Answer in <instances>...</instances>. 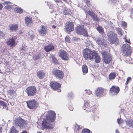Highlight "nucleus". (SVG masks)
I'll return each instance as SVG.
<instances>
[{
    "mask_svg": "<svg viewBox=\"0 0 133 133\" xmlns=\"http://www.w3.org/2000/svg\"><path fill=\"white\" fill-rule=\"evenodd\" d=\"M54 49V47L52 45L50 44L45 46L44 49L45 51L48 52Z\"/></svg>",
    "mask_w": 133,
    "mask_h": 133,
    "instance_id": "nucleus-26",
    "label": "nucleus"
},
{
    "mask_svg": "<svg viewBox=\"0 0 133 133\" xmlns=\"http://www.w3.org/2000/svg\"><path fill=\"white\" fill-rule=\"evenodd\" d=\"M38 31L39 34L42 36H44L47 32V30L44 26L41 25L39 27Z\"/></svg>",
    "mask_w": 133,
    "mask_h": 133,
    "instance_id": "nucleus-15",
    "label": "nucleus"
},
{
    "mask_svg": "<svg viewBox=\"0 0 133 133\" xmlns=\"http://www.w3.org/2000/svg\"><path fill=\"white\" fill-rule=\"evenodd\" d=\"M25 92L28 96H32L36 94V89L35 87L34 86H30L26 89Z\"/></svg>",
    "mask_w": 133,
    "mask_h": 133,
    "instance_id": "nucleus-6",
    "label": "nucleus"
},
{
    "mask_svg": "<svg viewBox=\"0 0 133 133\" xmlns=\"http://www.w3.org/2000/svg\"><path fill=\"white\" fill-rule=\"evenodd\" d=\"M116 133H119V131L118 129H116Z\"/></svg>",
    "mask_w": 133,
    "mask_h": 133,
    "instance_id": "nucleus-57",
    "label": "nucleus"
},
{
    "mask_svg": "<svg viewBox=\"0 0 133 133\" xmlns=\"http://www.w3.org/2000/svg\"><path fill=\"white\" fill-rule=\"evenodd\" d=\"M85 1L87 5L88 6H90V4L89 0H86Z\"/></svg>",
    "mask_w": 133,
    "mask_h": 133,
    "instance_id": "nucleus-46",
    "label": "nucleus"
},
{
    "mask_svg": "<svg viewBox=\"0 0 133 133\" xmlns=\"http://www.w3.org/2000/svg\"><path fill=\"white\" fill-rule=\"evenodd\" d=\"M116 77V74L115 72H112L110 73L109 76V78L110 80L114 79Z\"/></svg>",
    "mask_w": 133,
    "mask_h": 133,
    "instance_id": "nucleus-29",
    "label": "nucleus"
},
{
    "mask_svg": "<svg viewBox=\"0 0 133 133\" xmlns=\"http://www.w3.org/2000/svg\"><path fill=\"white\" fill-rule=\"evenodd\" d=\"M63 14L65 15H70L72 13L70 10L66 8L63 9Z\"/></svg>",
    "mask_w": 133,
    "mask_h": 133,
    "instance_id": "nucleus-27",
    "label": "nucleus"
},
{
    "mask_svg": "<svg viewBox=\"0 0 133 133\" xmlns=\"http://www.w3.org/2000/svg\"><path fill=\"white\" fill-rule=\"evenodd\" d=\"M117 123L119 125L120 124H123L124 123V120L123 119L121 118V117L120 118L117 119Z\"/></svg>",
    "mask_w": 133,
    "mask_h": 133,
    "instance_id": "nucleus-36",
    "label": "nucleus"
},
{
    "mask_svg": "<svg viewBox=\"0 0 133 133\" xmlns=\"http://www.w3.org/2000/svg\"><path fill=\"white\" fill-rule=\"evenodd\" d=\"M25 24L27 26L30 27L32 25V21L31 18L27 17L25 18Z\"/></svg>",
    "mask_w": 133,
    "mask_h": 133,
    "instance_id": "nucleus-22",
    "label": "nucleus"
},
{
    "mask_svg": "<svg viewBox=\"0 0 133 133\" xmlns=\"http://www.w3.org/2000/svg\"><path fill=\"white\" fill-rule=\"evenodd\" d=\"M125 41L126 42H127L129 43H130V40L129 39L128 40L127 39V38H126L125 37Z\"/></svg>",
    "mask_w": 133,
    "mask_h": 133,
    "instance_id": "nucleus-50",
    "label": "nucleus"
},
{
    "mask_svg": "<svg viewBox=\"0 0 133 133\" xmlns=\"http://www.w3.org/2000/svg\"><path fill=\"white\" fill-rule=\"evenodd\" d=\"M107 35L108 37L109 40L111 44L115 43L116 45L118 44V39L117 38V35L113 32L109 31Z\"/></svg>",
    "mask_w": 133,
    "mask_h": 133,
    "instance_id": "nucleus-2",
    "label": "nucleus"
},
{
    "mask_svg": "<svg viewBox=\"0 0 133 133\" xmlns=\"http://www.w3.org/2000/svg\"><path fill=\"white\" fill-rule=\"evenodd\" d=\"M6 43L8 45L12 47L15 45V41L13 38L12 37L11 38H10L8 39L6 42Z\"/></svg>",
    "mask_w": 133,
    "mask_h": 133,
    "instance_id": "nucleus-23",
    "label": "nucleus"
},
{
    "mask_svg": "<svg viewBox=\"0 0 133 133\" xmlns=\"http://www.w3.org/2000/svg\"><path fill=\"white\" fill-rule=\"evenodd\" d=\"M118 34L121 36L123 35L122 34V30L121 28H116L115 29Z\"/></svg>",
    "mask_w": 133,
    "mask_h": 133,
    "instance_id": "nucleus-32",
    "label": "nucleus"
},
{
    "mask_svg": "<svg viewBox=\"0 0 133 133\" xmlns=\"http://www.w3.org/2000/svg\"><path fill=\"white\" fill-rule=\"evenodd\" d=\"M123 55L126 56H129L131 54V50L130 46L127 44H124L122 46Z\"/></svg>",
    "mask_w": 133,
    "mask_h": 133,
    "instance_id": "nucleus-5",
    "label": "nucleus"
},
{
    "mask_svg": "<svg viewBox=\"0 0 133 133\" xmlns=\"http://www.w3.org/2000/svg\"><path fill=\"white\" fill-rule=\"evenodd\" d=\"M10 30L12 32H15L18 29V25L17 24L10 25L9 26Z\"/></svg>",
    "mask_w": 133,
    "mask_h": 133,
    "instance_id": "nucleus-18",
    "label": "nucleus"
},
{
    "mask_svg": "<svg viewBox=\"0 0 133 133\" xmlns=\"http://www.w3.org/2000/svg\"><path fill=\"white\" fill-rule=\"evenodd\" d=\"M10 133H17V131L13 126L11 127Z\"/></svg>",
    "mask_w": 133,
    "mask_h": 133,
    "instance_id": "nucleus-37",
    "label": "nucleus"
},
{
    "mask_svg": "<svg viewBox=\"0 0 133 133\" xmlns=\"http://www.w3.org/2000/svg\"><path fill=\"white\" fill-rule=\"evenodd\" d=\"M87 15H89L90 16H91V12L90 10H87L86 11Z\"/></svg>",
    "mask_w": 133,
    "mask_h": 133,
    "instance_id": "nucleus-44",
    "label": "nucleus"
},
{
    "mask_svg": "<svg viewBox=\"0 0 133 133\" xmlns=\"http://www.w3.org/2000/svg\"><path fill=\"white\" fill-rule=\"evenodd\" d=\"M68 97L69 98H72L73 97V94L72 93H70L68 94Z\"/></svg>",
    "mask_w": 133,
    "mask_h": 133,
    "instance_id": "nucleus-45",
    "label": "nucleus"
},
{
    "mask_svg": "<svg viewBox=\"0 0 133 133\" xmlns=\"http://www.w3.org/2000/svg\"><path fill=\"white\" fill-rule=\"evenodd\" d=\"M77 127H78L77 128V130H78H78H79V127L78 126H77Z\"/></svg>",
    "mask_w": 133,
    "mask_h": 133,
    "instance_id": "nucleus-59",
    "label": "nucleus"
},
{
    "mask_svg": "<svg viewBox=\"0 0 133 133\" xmlns=\"http://www.w3.org/2000/svg\"><path fill=\"white\" fill-rule=\"evenodd\" d=\"M69 38L70 37L69 36H66L65 38V41L68 42H70V40Z\"/></svg>",
    "mask_w": 133,
    "mask_h": 133,
    "instance_id": "nucleus-43",
    "label": "nucleus"
},
{
    "mask_svg": "<svg viewBox=\"0 0 133 133\" xmlns=\"http://www.w3.org/2000/svg\"><path fill=\"white\" fill-rule=\"evenodd\" d=\"M77 33L79 35H82L84 36H87L86 29L84 28L83 25L78 26L76 28Z\"/></svg>",
    "mask_w": 133,
    "mask_h": 133,
    "instance_id": "nucleus-8",
    "label": "nucleus"
},
{
    "mask_svg": "<svg viewBox=\"0 0 133 133\" xmlns=\"http://www.w3.org/2000/svg\"><path fill=\"white\" fill-rule=\"evenodd\" d=\"M15 91L13 90H10L8 91V93L9 95L11 96L14 95L15 96H16Z\"/></svg>",
    "mask_w": 133,
    "mask_h": 133,
    "instance_id": "nucleus-35",
    "label": "nucleus"
},
{
    "mask_svg": "<svg viewBox=\"0 0 133 133\" xmlns=\"http://www.w3.org/2000/svg\"><path fill=\"white\" fill-rule=\"evenodd\" d=\"M50 85L54 90H57L58 92H61V90L59 88L61 85L55 81L51 82Z\"/></svg>",
    "mask_w": 133,
    "mask_h": 133,
    "instance_id": "nucleus-10",
    "label": "nucleus"
},
{
    "mask_svg": "<svg viewBox=\"0 0 133 133\" xmlns=\"http://www.w3.org/2000/svg\"><path fill=\"white\" fill-rule=\"evenodd\" d=\"M101 54L102 56L103 61L105 64H109L111 61L112 58L110 54L106 51H102Z\"/></svg>",
    "mask_w": 133,
    "mask_h": 133,
    "instance_id": "nucleus-4",
    "label": "nucleus"
},
{
    "mask_svg": "<svg viewBox=\"0 0 133 133\" xmlns=\"http://www.w3.org/2000/svg\"><path fill=\"white\" fill-rule=\"evenodd\" d=\"M97 104H95V105H94L93 107L94 108V110H95L96 108V107L97 106Z\"/></svg>",
    "mask_w": 133,
    "mask_h": 133,
    "instance_id": "nucleus-52",
    "label": "nucleus"
},
{
    "mask_svg": "<svg viewBox=\"0 0 133 133\" xmlns=\"http://www.w3.org/2000/svg\"><path fill=\"white\" fill-rule=\"evenodd\" d=\"M56 118V114L52 111H48L46 115V119L43 120L42 123V127L43 129H52L54 127V125L50 122H54Z\"/></svg>",
    "mask_w": 133,
    "mask_h": 133,
    "instance_id": "nucleus-1",
    "label": "nucleus"
},
{
    "mask_svg": "<svg viewBox=\"0 0 133 133\" xmlns=\"http://www.w3.org/2000/svg\"><path fill=\"white\" fill-rule=\"evenodd\" d=\"M82 72L83 74H86L88 72V70L87 66L85 65H84L82 67Z\"/></svg>",
    "mask_w": 133,
    "mask_h": 133,
    "instance_id": "nucleus-28",
    "label": "nucleus"
},
{
    "mask_svg": "<svg viewBox=\"0 0 133 133\" xmlns=\"http://www.w3.org/2000/svg\"><path fill=\"white\" fill-rule=\"evenodd\" d=\"M92 18L93 20L95 21H97L99 20L98 18H97L96 15L92 12Z\"/></svg>",
    "mask_w": 133,
    "mask_h": 133,
    "instance_id": "nucleus-31",
    "label": "nucleus"
},
{
    "mask_svg": "<svg viewBox=\"0 0 133 133\" xmlns=\"http://www.w3.org/2000/svg\"><path fill=\"white\" fill-rule=\"evenodd\" d=\"M11 4V3L9 1H6L3 3V4L4 5H7L5 6V9H7L8 10H10L11 9H12L13 8L12 5H9Z\"/></svg>",
    "mask_w": 133,
    "mask_h": 133,
    "instance_id": "nucleus-24",
    "label": "nucleus"
},
{
    "mask_svg": "<svg viewBox=\"0 0 133 133\" xmlns=\"http://www.w3.org/2000/svg\"><path fill=\"white\" fill-rule=\"evenodd\" d=\"M111 0L112 1V0ZM115 1V0H112V1H114V2Z\"/></svg>",
    "mask_w": 133,
    "mask_h": 133,
    "instance_id": "nucleus-63",
    "label": "nucleus"
},
{
    "mask_svg": "<svg viewBox=\"0 0 133 133\" xmlns=\"http://www.w3.org/2000/svg\"><path fill=\"white\" fill-rule=\"evenodd\" d=\"M0 108L2 109H6V104L3 101H0Z\"/></svg>",
    "mask_w": 133,
    "mask_h": 133,
    "instance_id": "nucleus-30",
    "label": "nucleus"
},
{
    "mask_svg": "<svg viewBox=\"0 0 133 133\" xmlns=\"http://www.w3.org/2000/svg\"><path fill=\"white\" fill-rule=\"evenodd\" d=\"M15 10L17 13L19 14L22 13L23 12L22 10L20 8H15Z\"/></svg>",
    "mask_w": 133,
    "mask_h": 133,
    "instance_id": "nucleus-34",
    "label": "nucleus"
},
{
    "mask_svg": "<svg viewBox=\"0 0 133 133\" xmlns=\"http://www.w3.org/2000/svg\"><path fill=\"white\" fill-rule=\"evenodd\" d=\"M37 74L38 77L40 79H42L44 77L45 73L42 71H38L37 72Z\"/></svg>",
    "mask_w": 133,
    "mask_h": 133,
    "instance_id": "nucleus-25",
    "label": "nucleus"
},
{
    "mask_svg": "<svg viewBox=\"0 0 133 133\" xmlns=\"http://www.w3.org/2000/svg\"><path fill=\"white\" fill-rule=\"evenodd\" d=\"M61 21H62L61 19H60V20L59 22H61Z\"/></svg>",
    "mask_w": 133,
    "mask_h": 133,
    "instance_id": "nucleus-64",
    "label": "nucleus"
},
{
    "mask_svg": "<svg viewBox=\"0 0 133 133\" xmlns=\"http://www.w3.org/2000/svg\"><path fill=\"white\" fill-rule=\"evenodd\" d=\"M52 57L53 62L55 64H58V63L56 58L54 56H52Z\"/></svg>",
    "mask_w": 133,
    "mask_h": 133,
    "instance_id": "nucleus-38",
    "label": "nucleus"
},
{
    "mask_svg": "<svg viewBox=\"0 0 133 133\" xmlns=\"http://www.w3.org/2000/svg\"><path fill=\"white\" fill-rule=\"evenodd\" d=\"M119 88L118 87L113 86L110 89V95H116L119 92Z\"/></svg>",
    "mask_w": 133,
    "mask_h": 133,
    "instance_id": "nucleus-14",
    "label": "nucleus"
},
{
    "mask_svg": "<svg viewBox=\"0 0 133 133\" xmlns=\"http://www.w3.org/2000/svg\"><path fill=\"white\" fill-rule=\"evenodd\" d=\"M94 57L95 62L96 63H98L100 62L101 59L100 56L95 51H92V59Z\"/></svg>",
    "mask_w": 133,
    "mask_h": 133,
    "instance_id": "nucleus-16",
    "label": "nucleus"
},
{
    "mask_svg": "<svg viewBox=\"0 0 133 133\" xmlns=\"http://www.w3.org/2000/svg\"><path fill=\"white\" fill-rule=\"evenodd\" d=\"M40 57L41 56L39 55H35L34 56L33 58L35 60H37L39 59Z\"/></svg>",
    "mask_w": 133,
    "mask_h": 133,
    "instance_id": "nucleus-42",
    "label": "nucleus"
},
{
    "mask_svg": "<svg viewBox=\"0 0 133 133\" xmlns=\"http://www.w3.org/2000/svg\"><path fill=\"white\" fill-rule=\"evenodd\" d=\"M27 124L26 121L22 119L21 117H17L14 120V125L17 127H23Z\"/></svg>",
    "mask_w": 133,
    "mask_h": 133,
    "instance_id": "nucleus-3",
    "label": "nucleus"
},
{
    "mask_svg": "<svg viewBox=\"0 0 133 133\" xmlns=\"http://www.w3.org/2000/svg\"><path fill=\"white\" fill-rule=\"evenodd\" d=\"M105 41L104 39H98L96 41V43L101 46L105 47L107 45L105 42Z\"/></svg>",
    "mask_w": 133,
    "mask_h": 133,
    "instance_id": "nucleus-20",
    "label": "nucleus"
},
{
    "mask_svg": "<svg viewBox=\"0 0 133 133\" xmlns=\"http://www.w3.org/2000/svg\"><path fill=\"white\" fill-rule=\"evenodd\" d=\"M62 24V23H61H61H60V24H59V25H61V24Z\"/></svg>",
    "mask_w": 133,
    "mask_h": 133,
    "instance_id": "nucleus-62",
    "label": "nucleus"
},
{
    "mask_svg": "<svg viewBox=\"0 0 133 133\" xmlns=\"http://www.w3.org/2000/svg\"><path fill=\"white\" fill-rule=\"evenodd\" d=\"M74 26V24L73 22H68L66 23L65 26L66 31L68 33H70L73 30Z\"/></svg>",
    "mask_w": 133,
    "mask_h": 133,
    "instance_id": "nucleus-13",
    "label": "nucleus"
},
{
    "mask_svg": "<svg viewBox=\"0 0 133 133\" xmlns=\"http://www.w3.org/2000/svg\"><path fill=\"white\" fill-rule=\"evenodd\" d=\"M59 56L62 59L64 60L68 59L67 54L65 51L62 50H60L59 51Z\"/></svg>",
    "mask_w": 133,
    "mask_h": 133,
    "instance_id": "nucleus-17",
    "label": "nucleus"
},
{
    "mask_svg": "<svg viewBox=\"0 0 133 133\" xmlns=\"http://www.w3.org/2000/svg\"><path fill=\"white\" fill-rule=\"evenodd\" d=\"M52 27L53 28L55 29L56 28V26L55 25H53Z\"/></svg>",
    "mask_w": 133,
    "mask_h": 133,
    "instance_id": "nucleus-58",
    "label": "nucleus"
},
{
    "mask_svg": "<svg viewBox=\"0 0 133 133\" xmlns=\"http://www.w3.org/2000/svg\"><path fill=\"white\" fill-rule=\"evenodd\" d=\"M122 25L124 26V28L126 27L127 26V24L125 22H122Z\"/></svg>",
    "mask_w": 133,
    "mask_h": 133,
    "instance_id": "nucleus-47",
    "label": "nucleus"
},
{
    "mask_svg": "<svg viewBox=\"0 0 133 133\" xmlns=\"http://www.w3.org/2000/svg\"><path fill=\"white\" fill-rule=\"evenodd\" d=\"M2 128L1 126H0V132H2Z\"/></svg>",
    "mask_w": 133,
    "mask_h": 133,
    "instance_id": "nucleus-56",
    "label": "nucleus"
},
{
    "mask_svg": "<svg viewBox=\"0 0 133 133\" xmlns=\"http://www.w3.org/2000/svg\"><path fill=\"white\" fill-rule=\"evenodd\" d=\"M28 107L30 109H36L37 105V103L36 100H31L26 102Z\"/></svg>",
    "mask_w": 133,
    "mask_h": 133,
    "instance_id": "nucleus-9",
    "label": "nucleus"
},
{
    "mask_svg": "<svg viewBox=\"0 0 133 133\" xmlns=\"http://www.w3.org/2000/svg\"><path fill=\"white\" fill-rule=\"evenodd\" d=\"M82 133H90V130L88 129H84L82 131Z\"/></svg>",
    "mask_w": 133,
    "mask_h": 133,
    "instance_id": "nucleus-39",
    "label": "nucleus"
},
{
    "mask_svg": "<svg viewBox=\"0 0 133 133\" xmlns=\"http://www.w3.org/2000/svg\"><path fill=\"white\" fill-rule=\"evenodd\" d=\"M37 133H42L41 132V131H38Z\"/></svg>",
    "mask_w": 133,
    "mask_h": 133,
    "instance_id": "nucleus-60",
    "label": "nucleus"
},
{
    "mask_svg": "<svg viewBox=\"0 0 133 133\" xmlns=\"http://www.w3.org/2000/svg\"><path fill=\"white\" fill-rule=\"evenodd\" d=\"M129 1H130V2H131L132 1V0H129Z\"/></svg>",
    "mask_w": 133,
    "mask_h": 133,
    "instance_id": "nucleus-61",
    "label": "nucleus"
},
{
    "mask_svg": "<svg viewBox=\"0 0 133 133\" xmlns=\"http://www.w3.org/2000/svg\"><path fill=\"white\" fill-rule=\"evenodd\" d=\"M83 108L84 110H86L87 112H91V107L89 106V103L88 102H86L84 103Z\"/></svg>",
    "mask_w": 133,
    "mask_h": 133,
    "instance_id": "nucleus-21",
    "label": "nucleus"
},
{
    "mask_svg": "<svg viewBox=\"0 0 133 133\" xmlns=\"http://www.w3.org/2000/svg\"><path fill=\"white\" fill-rule=\"evenodd\" d=\"M69 110L70 111H72L73 110V108L72 106H71L70 107H69Z\"/></svg>",
    "mask_w": 133,
    "mask_h": 133,
    "instance_id": "nucleus-51",
    "label": "nucleus"
},
{
    "mask_svg": "<svg viewBox=\"0 0 133 133\" xmlns=\"http://www.w3.org/2000/svg\"><path fill=\"white\" fill-rule=\"evenodd\" d=\"M104 91V89L101 87H98L95 91V95L98 97H103Z\"/></svg>",
    "mask_w": 133,
    "mask_h": 133,
    "instance_id": "nucleus-12",
    "label": "nucleus"
},
{
    "mask_svg": "<svg viewBox=\"0 0 133 133\" xmlns=\"http://www.w3.org/2000/svg\"><path fill=\"white\" fill-rule=\"evenodd\" d=\"M91 51L90 50L87 48L85 49L84 50L83 55L84 57L86 59H91Z\"/></svg>",
    "mask_w": 133,
    "mask_h": 133,
    "instance_id": "nucleus-11",
    "label": "nucleus"
},
{
    "mask_svg": "<svg viewBox=\"0 0 133 133\" xmlns=\"http://www.w3.org/2000/svg\"><path fill=\"white\" fill-rule=\"evenodd\" d=\"M126 125L133 128V120L130 119H126L125 120Z\"/></svg>",
    "mask_w": 133,
    "mask_h": 133,
    "instance_id": "nucleus-19",
    "label": "nucleus"
},
{
    "mask_svg": "<svg viewBox=\"0 0 133 133\" xmlns=\"http://www.w3.org/2000/svg\"><path fill=\"white\" fill-rule=\"evenodd\" d=\"M131 14H132V15L133 16V8L131 10Z\"/></svg>",
    "mask_w": 133,
    "mask_h": 133,
    "instance_id": "nucleus-54",
    "label": "nucleus"
},
{
    "mask_svg": "<svg viewBox=\"0 0 133 133\" xmlns=\"http://www.w3.org/2000/svg\"><path fill=\"white\" fill-rule=\"evenodd\" d=\"M85 91H87L86 93L88 95H90L91 94V91H90L89 90H85Z\"/></svg>",
    "mask_w": 133,
    "mask_h": 133,
    "instance_id": "nucleus-48",
    "label": "nucleus"
},
{
    "mask_svg": "<svg viewBox=\"0 0 133 133\" xmlns=\"http://www.w3.org/2000/svg\"><path fill=\"white\" fill-rule=\"evenodd\" d=\"M53 7V6L52 4L50 5V8L53 9V11H55L54 10L55 9H54V8L52 7Z\"/></svg>",
    "mask_w": 133,
    "mask_h": 133,
    "instance_id": "nucleus-49",
    "label": "nucleus"
},
{
    "mask_svg": "<svg viewBox=\"0 0 133 133\" xmlns=\"http://www.w3.org/2000/svg\"><path fill=\"white\" fill-rule=\"evenodd\" d=\"M53 74L57 79H61L63 78L64 76V74L63 72L61 70L57 69H54L52 70Z\"/></svg>",
    "mask_w": 133,
    "mask_h": 133,
    "instance_id": "nucleus-7",
    "label": "nucleus"
},
{
    "mask_svg": "<svg viewBox=\"0 0 133 133\" xmlns=\"http://www.w3.org/2000/svg\"><path fill=\"white\" fill-rule=\"evenodd\" d=\"M132 79L130 77H128L127 81L125 83V84L127 85L128 83L131 81Z\"/></svg>",
    "mask_w": 133,
    "mask_h": 133,
    "instance_id": "nucleus-40",
    "label": "nucleus"
},
{
    "mask_svg": "<svg viewBox=\"0 0 133 133\" xmlns=\"http://www.w3.org/2000/svg\"><path fill=\"white\" fill-rule=\"evenodd\" d=\"M5 35L4 33H3L2 31H0V38H4L5 37Z\"/></svg>",
    "mask_w": 133,
    "mask_h": 133,
    "instance_id": "nucleus-41",
    "label": "nucleus"
},
{
    "mask_svg": "<svg viewBox=\"0 0 133 133\" xmlns=\"http://www.w3.org/2000/svg\"><path fill=\"white\" fill-rule=\"evenodd\" d=\"M3 8V6L0 3V10H1Z\"/></svg>",
    "mask_w": 133,
    "mask_h": 133,
    "instance_id": "nucleus-53",
    "label": "nucleus"
},
{
    "mask_svg": "<svg viewBox=\"0 0 133 133\" xmlns=\"http://www.w3.org/2000/svg\"><path fill=\"white\" fill-rule=\"evenodd\" d=\"M20 49L22 51H23L24 50V48L23 47L22 48H21Z\"/></svg>",
    "mask_w": 133,
    "mask_h": 133,
    "instance_id": "nucleus-55",
    "label": "nucleus"
},
{
    "mask_svg": "<svg viewBox=\"0 0 133 133\" xmlns=\"http://www.w3.org/2000/svg\"><path fill=\"white\" fill-rule=\"evenodd\" d=\"M103 29V28L102 27L99 26H98L97 28V30L101 34H103L104 32Z\"/></svg>",
    "mask_w": 133,
    "mask_h": 133,
    "instance_id": "nucleus-33",
    "label": "nucleus"
}]
</instances>
